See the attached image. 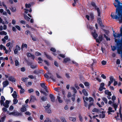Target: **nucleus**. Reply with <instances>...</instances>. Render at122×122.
Returning <instances> with one entry per match:
<instances>
[{
	"instance_id": "obj_1",
	"label": "nucleus",
	"mask_w": 122,
	"mask_h": 122,
	"mask_svg": "<svg viewBox=\"0 0 122 122\" xmlns=\"http://www.w3.org/2000/svg\"><path fill=\"white\" fill-rule=\"evenodd\" d=\"M115 3H114L115 7L116 8L115 15H117L122 10V3L118 1V0H115Z\"/></svg>"
},
{
	"instance_id": "obj_2",
	"label": "nucleus",
	"mask_w": 122,
	"mask_h": 122,
	"mask_svg": "<svg viewBox=\"0 0 122 122\" xmlns=\"http://www.w3.org/2000/svg\"><path fill=\"white\" fill-rule=\"evenodd\" d=\"M110 16L113 19H118L120 18L121 20L122 21V10L117 15H115L114 12H112Z\"/></svg>"
},
{
	"instance_id": "obj_3",
	"label": "nucleus",
	"mask_w": 122,
	"mask_h": 122,
	"mask_svg": "<svg viewBox=\"0 0 122 122\" xmlns=\"http://www.w3.org/2000/svg\"><path fill=\"white\" fill-rule=\"evenodd\" d=\"M110 16L113 19H118L120 18L121 20L122 21V10L117 15H115L114 12H112Z\"/></svg>"
},
{
	"instance_id": "obj_4",
	"label": "nucleus",
	"mask_w": 122,
	"mask_h": 122,
	"mask_svg": "<svg viewBox=\"0 0 122 122\" xmlns=\"http://www.w3.org/2000/svg\"><path fill=\"white\" fill-rule=\"evenodd\" d=\"M91 4L93 7L95 8V10H97L98 16L101 17V12L99 8L97 7L95 3L94 2L92 1L91 3Z\"/></svg>"
},
{
	"instance_id": "obj_5",
	"label": "nucleus",
	"mask_w": 122,
	"mask_h": 122,
	"mask_svg": "<svg viewBox=\"0 0 122 122\" xmlns=\"http://www.w3.org/2000/svg\"><path fill=\"white\" fill-rule=\"evenodd\" d=\"M120 34H117L115 33V34H113V36L115 38L119 37L121 36L122 37V28L120 30Z\"/></svg>"
},
{
	"instance_id": "obj_6",
	"label": "nucleus",
	"mask_w": 122,
	"mask_h": 122,
	"mask_svg": "<svg viewBox=\"0 0 122 122\" xmlns=\"http://www.w3.org/2000/svg\"><path fill=\"white\" fill-rule=\"evenodd\" d=\"M41 86L43 88L45 91L47 92H48L47 90V87L45 85V84L44 83H40Z\"/></svg>"
},
{
	"instance_id": "obj_7",
	"label": "nucleus",
	"mask_w": 122,
	"mask_h": 122,
	"mask_svg": "<svg viewBox=\"0 0 122 122\" xmlns=\"http://www.w3.org/2000/svg\"><path fill=\"white\" fill-rule=\"evenodd\" d=\"M97 22L100 25L101 27H104V26L103 25L102 23V21L100 18H98L97 19Z\"/></svg>"
},
{
	"instance_id": "obj_8",
	"label": "nucleus",
	"mask_w": 122,
	"mask_h": 122,
	"mask_svg": "<svg viewBox=\"0 0 122 122\" xmlns=\"http://www.w3.org/2000/svg\"><path fill=\"white\" fill-rule=\"evenodd\" d=\"M92 60L93 62L92 64L90 65V66L92 70L93 71L94 70V69L93 68V65L94 64H96L97 63V61L95 59H92Z\"/></svg>"
},
{
	"instance_id": "obj_9",
	"label": "nucleus",
	"mask_w": 122,
	"mask_h": 122,
	"mask_svg": "<svg viewBox=\"0 0 122 122\" xmlns=\"http://www.w3.org/2000/svg\"><path fill=\"white\" fill-rule=\"evenodd\" d=\"M5 103H4V102L3 105L5 107L8 108L9 107V104L10 103L9 102L8 100H6V101Z\"/></svg>"
},
{
	"instance_id": "obj_10",
	"label": "nucleus",
	"mask_w": 122,
	"mask_h": 122,
	"mask_svg": "<svg viewBox=\"0 0 122 122\" xmlns=\"http://www.w3.org/2000/svg\"><path fill=\"white\" fill-rule=\"evenodd\" d=\"M71 61L70 59L69 58H66L64 59L63 62L65 63H66L67 62H68L69 63H71Z\"/></svg>"
},
{
	"instance_id": "obj_11",
	"label": "nucleus",
	"mask_w": 122,
	"mask_h": 122,
	"mask_svg": "<svg viewBox=\"0 0 122 122\" xmlns=\"http://www.w3.org/2000/svg\"><path fill=\"white\" fill-rule=\"evenodd\" d=\"M49 97L52 102H54L55 101V98L53 95L50 94L49 95Z\"/></svg>"
},
{
	"instance_id": "obj_12",
	"label": "nucleus",
	"mask_w": 122,
	"mask_h": 122,
	"mask_svg": "<svg viewBox=\"0 0 122 122\" xmlns=\"http://www.w3.org/2000/svg\"><path fill=\"white\" fill-rule=\"evenodd\" d=\"M1 100H0V103L1 105H2L4 102L5 100V98L3 96H1Z\"/></svg>"
},
{
	"instance_id": "obj_13",
	"label": "nucleus",
	"mask_w": 122,
	"mask_h": 122,
	"mask_svg": "<svg viewBox=\"0 0 122 122\" xmlns=\"http://www.w3.org/2000/svg\"><path fill=\"white\" fill-rule=\"evenodd\" d=\"M92 35L95 39H96L98 36V35L96 33L95 30H94V32L92 33Z\"/></svg>"
},
{
	"instance_id": "obj_14",
	"label": "nucleus",
	"mask_w": 122,
	"mask_h": 122,
	"mask_svg": "<svg viewBox=\"0 0 122 122\" xmlns=\"http://www.w3.org/2000/svg\"><path fill=\"white\" fill-rule=\"evenodd\" d=\"M9 84V82L7 81H4L3 83V87H5L6 86H7Z\"/></svg>"
},
{
	"instance_id": "obj_15",
	"label": "nucleus",
	"mask_w": 122,
	"mask_h": 122,
	"mask_svg": "<svg viewBox=\"0 0 122 122\" xmlns=\"http://www.w3.org/2000/svg\"><path fill=\"white\" fill-rule=\"evenodd\" d=\"M27 48V46L26 44H24L23 43L21 47V49L22 50H23V48H25V49H26Z\"/></svg>"
},
{
	"instance_id": "obj_16",
	"label": "nucleus",
	"mask_w": 122,
	"mask_h": 122,
	"mask_svg": "<svg viewBox=\"0 0 122 122\" xmlns=\"http://www.w3.org/2000/svg\"><path fill=\"white\" fill-rule=\"evenodd\" d=\"M8 80L9 81H11L13 82L15 81V79L14 78L12 77V76L9 77L8 78Z\"/></svg>"
},
{
	"instance_id": "obj_17",
	"label": "nucleus",
	"mask_w": 122,
	"mask_h": 122,
	"mask_svg": "<svg viewBox=\"0 0 122 122\" xmlns=\"http://www.w3.org/2000/svg\"><path fill=\"white\" fill-rule=\"evenodd\" d=\"M89 15L91 18V20H93L94 18L95 15L92 12Z\"/></svg>"
},
{
	"instance_id": "obj_18",
	"label": "nucleus",
	"mask_w": 122,
	"mask_h": 122,
	"mask_svg": "<svg viewBox=\"0 0 122 122\" xmlns=\"http://www.w3.org/2000/svg\"><path fill=\"white\" fill-rule=\"evenodd\" d=\"M105 94L108 95L109 96H111L112 95V93L111 92H109L108 90H106L105 91Z\"/></svg>"
},
{
	"instance_id": "obj_19",
	"label": "nucleus",
	"mask_w": 122,
	"mask_h": 122,
	"mask_svg": "<svg viewBox=\"0 0 122 122\" xmlns=\"http://www.w3.org/2000/svg\"><path fill=\"white\" fill-rule=\"evenodd\" d=\"M44 54L48 59L50 60H52V58L51 56L47 54L45 52H44Z\"/></svg>"
},
{
	"instance_id": "obj_20",
	"label": "nucleus",
	"mask_w": 122,
	"mask_h": 122,
	"mask_svg": "<svg viewBox=\"0 0 122 122\" xmlns=\"http://www.w3.org/2000/svg\"><path fill=\"white\" fill-rule=\"evenodd\" d=\"M69 120L73 122L75 121L76 120V117H69Z\"/></svg>"
},
{
	"instance_id": "obj_21",
	"label": "nucleus",
	"mask_w": 122,
	"mask_h": 122,
	"mask_svg": "<svg viewBox=\"0 0 122 122\" xmlns=\"http://www.w3.org/2000/svg\"><path fill=\"white\" fill-rule=\"evenodd\" d=\"M12 96L13 98L14 99L16 98L17 97V95L16 94V92L15 91L12 94Z\"/></svg>"
},
{
	"instance_id": "obj_22",
	"label": "nucleus",
	"mask_w": 122,
	"mask_h": 122,
	"mask_svg": "<svg viewBox=\"0 0 122 122\" xmlns=\"http://www.w3.org/2000/svg\"><path fill=\"white\" fill-rule=\"evenodd\" d=\"M82 92L85 96H88V94L87 92L86 91L85 89H83L82 91Z\"/></svg>"
},
{
	"instance_id": "obj_23",
	"label": "nucleus",
	"mask_w": 122,
	"mask_h": 122,
	"mask_svg": "<svg viewBox=\"0 0 122 122\" xmlns=\"http://www.w3.org/2000/svg\"><path fill=\"white\" fill-rule=\"evenodd\" d=\"M24 18L27 21H29L30 18L25 15H24Z\"/></svg>"
},
{
	"instance_id": "obj_24",
	"label": "nucleus",
	"mask_w": 122,
	"mask_h": 122,
	"mask_svg": "<svg viewBox=\"0 0 122 122\" xmlns=\"http://www.w3.org/2000/svg\"><path fill=\"white\" fill-rule=\"evenodd\" d=\"M45 111L48 114L51 113L52 112L51 111L50 109H45Z\"/></svg>"
},
{
	"instance_id": "obj_25",
	"label": "nucleus",
	"mask_w": 122,
	"mask_h": 122,
	"mask_svg": "<svg viewBox=\"0 0 122 122\" xmlns=\"http://www.w3.org/2000/svg\"><path fill=\"white\" fill-rule=\"evenodd\" d=\"M27 109L25 106L22 107L20 109V111L22 112H24L26 111Z\"/></svg>"
},
{
	"instance_id": "obj_26",
	"label": "nucleus",
	"mask_w": 122,
	"mask_h": 122,
	"mask_svg": "<svg viewBox=\"0 0 122 122\" xmlns=\"http://www.w3.org/2000/svg\"><path fill=\"white\" fill-rule=\"evenodd\" d=\"M121 107H120V108L119 109V113L120 117L121 119V120L122 121V114L121 112Z\"/></svg>"
},
{
	"instance_id": "obj_27",
	"label": "nucleus",
	"mask_w": 122,
	"mask_h": 122,
	"mask_svg": "<svg viewBox=\"0 0 122 122\" xmlns=\"http://www.w3.org/2000/svg\"><path fill=\"white\" fill-rule=\"evenodd\" d=\"M32 100L33 101L36 100V99L34 96H30V101H31Z\"/></svg>"
},
{
	"instance_id": "obj_28",
	"label": "nucleus",
	"mask_w": 122,
	"mask_h": 122,
	"mask_svg": "<svg viewBox=\"0 0 122 122\" xmlns=\"http://www.w3.org/2000/svg\"><path fill=\"white\" fill-rule=\"evenodd\" d=\"M98 38L99 41H101L103 40V36L102 35H101L99 36L98 37Z\"/></svg>"
},
{
	"instance_id": "obj_29",
	"label": "nucleus",
	"mask_w": 122,
	"mask_h": 122,
	"mask_svg": "<svg viewBox=\"0 0 122 122\" xmlns=\"http://www.w3.org/2000/svg\"><path fill=\"white\" fill-rule=\"evenodd\" d=\"M57 99L58 102L59 103H61L63 101L61 99V97L60 96H57Z\"/></svg>"
},
{
	"instance_id": "obj_30",
	"label": "nucleus",
	"mask_w": 122,
	"mask_h": 122,
	"mask_svg": "<svg viewBox=\"0 0 122 122\" xmlns=\"http://www.w3.org/2000/svg\"><path fill=\"white\" fill-rule=\"evenodd\" d=\"M51 120L50 119V118H46V120H45L44 121V122H51Z\"/></svg>"
},
{
	"instance_id": "obj_31",
	"label": "nucleus",
	"mask_w": 122,
	"mask_h": 122,
	"mask_svg": "<svg viewBox=\"0 0 122 122\" xmlns=\"http://www.w3.org/2000/svg\"><path fill=\"white\" fill-rule=\"evenodd\" d=\"M6 117V116L5 115H4L3 117H1L0 119L1 122H4Z\"/></svg>"
},
{
	"instance_id": "obj_32",
	"label": "nucleus",
	"mask_w": 122,
	"mask_h": 122,
	"mask_svg": "<svg viewBox=\"0 0 122 122\" xmlns=\"http://www.w3.org/2000/svg\"><path fill=\"white\" fill-rule=\"evenodd\" d=\"M112 108L111 107H109L108 108V111L107 112L108 114H111L110 113L111 112V111H112Z\"/></svg>"
},
{
	"instance_id": "obj_33",
	"label": "nucleus",
	"mask_w": 122,
	"mask_h": 122,
	"mask_svg": "<svg viewBox=\"0 0 122 122\" xmlns=\"http://www.w3.org/2000/svg\"><path fill=\"white\" fill-rule=\"evenodd\" d=\"M7 34V33L4 31H2L0 32V35H6Z\"/></svg>"
},
{
	"instance_id": "obj_34",
	"label": "nucleus",
	"mask_w": 122,
	"mask_h": 122,
	"mask_svg": "<svg viewBox=\"0 0 122 122\" xmlns=\"http://www.w3.org/2000/svg\"><path fill=\"white\" fill-rule=\"evenodd\" d=\"M41 99L42 101H46L47 98L46 97L43 96L41 97Z\"/></svg>"
},
{
	"instance_id": "obj_35",
	"label": "nucleus",
	"mask_w": 122,
	"mask_h": 122,
	"mask_svg": "<svg viewBox=\"0 0 122 122\" xmlns=\"http://www.w3.org/2000/svg\"><path fill=\"white\" fill-rule=\"evenodd\" d=\"M15 112V116H18L19 115H21V113H19L18 112Z\"/></svg>"
},
{
	"instance_id": "obj_36",
	"label": "nucleus",
	"mask_w": 122,
	"mask_h": 122,
	"mask_svg": "<svg viewBox=\"0 0 122 122\" xmlns=\"http://www.w3.org/2000/svg\"><path fill=\"white\" fill-rule=\"evenodd\" d=\"M18 100L16 98L14 99L13 100V104H16L18 102Z\"/></svg>"
},
{
	"instance_id": "obj_37",
	"label": "nucleus",
	"mask_w": 122,
	"mask_h": 122,
	"mask_svg": "<svg viewBox=\"0 0 122 122\" xmlns=\"http://www.w3.org/2000/svg\"><path fill=\"white\" fill-rule=\"evenodd\" d=\"M28 79V77L22 78H21V80L23 82H25Z\"/></svg>"
},
{
	"instance_id": "obj_38",
	"label": "nucleus",
	"mask_w": 122,
	"mask_h": 122,
	"mask_svg": "<svg viewBox=\"0 0 122 122\" xmlns=\"http://www.w3.org/2000/svg\"><path fill=\"white\" fill-rule=\"evenodd\" d=\"M51 107V105L50 104H47V105L45 107V109H49V108Z\"/></svg>"
},
{
	"instance_id": "obj_39",
	"label": "nucleus",
	"mask_w": 122,
	"mask_h": 122,
	"mask_svg": "<svg viewBox=\"0 0 122 122\" xmlns=\"http://www.w3.org/2000/svg\"><path fill=\"white\" fill-rule=\"evenodd\" d=\"M71 63L72 62L73 64H75V65H76V66H78V64L74 61H71Z\"/></svg>"
},
{
	"instance_id": "obj_40",
	"label": "nucleus",
	"mask_w": 122,
	"mask_h": 122,
	"mask_svg": "<svg viewBox=\"0 0 122 122\" xmlns=\"http://www.w3.org/2000/svg\"><path fill=\"white\" fill-rule=\"evenodd\" d=\"M102 100L104 101L106 104L107 103V99L105 97H103L102 98Z\"/></svg>"
},
{
	"instance_id": "obj_41",
	"label": "nucleus",
	"mask_w": 122,
	"mask_h": 122,
	"mask_svg": "<svg viewBox=\"0 0 122 122\" xmlns=\"http://www.w3.org/2000/svg\"><path fill=\"white\" fill-rule=\"evenodd\" d=\"M15 65L16 66H17L19 65V62L17 60H16L15 61Z\"/></svg>"
},
{
	"instance_id": "obj_42",
	"label": "nucleus",
	"mask_w": 122,
	"mask_h": 122,
	"mask_svg": "<svg viewBox=\"0 0 122 122\" xmlns=\"http://www.w3.org/2000/svg\"><path fill=\"white\" fill-rule=\"evenodd\" d=\"M93 102H91V103L89 104L88 107V109L89 110L90 109V107L93 105Z\"/></svg>"
},
{
	"instance_id": "obj_43",
	"label": "nucleus",
	"mask_w": 122,
	"mask_h": 122,
	"mask_svg": "<svg viewBox=\"0 0 122 122\" xmlns=\"http://www.w3.org/2000/svg\"><path fill=\"white\" fill-rule=\"evenodd\" d=\"M61 119L62 122H67L65 118L63 117H61Z\"/></svg>"
},
{
	"instance_id": "obj_44",
	"label": "nucleus",
	"mask_w": 122,
	"mask_h": 122,
	"mask_svg": "<svg viewBox=\"0 0 122 122\" xmlns=\"http://www.w3.org/2000/svg\"><path fill=\"white\" fill-rule=\"evenodd\" d=\"M31 5L30 4H25V6L26 8H30L31 7Z\"/></svg>"
},
{
	"instance_id": "obj_45",
	"label": "nucleus",
	"mask_w": 122,
	"mask_h": 122,
	"mask_svg": "<svg viewBox=\"0 0 122 122\" xmlns=\"http://www.w3.org/2000/svg\"><path fill=\"white\" fill-rule=\"evenodd\" d=\"M28 77L30 78L31 79H36V77H34L32 75H29L28 76Z\"/></svg>"
},
{
	"instance_id": "obj_46",
	"label": "nucleus",
	"mask_w": 122,
	"mask_h": 122,
	"mask_svg": "<svg viewBox=\"0 0 122 122\" xmlns=\"http://www.w3.org/2000/svg\"><path fill=\"white\" fill-rule=\"evenodd\" d=\"M37 66L36 65H31V66H30V68L32 69H34L36 68H37Z\"/></svg>"
},
{
	"instance_id": "obj_47",
	"label": "nucleus",
	"mask_w": 122,
	"mask_h": 122,
	"mask_svg": "<svg viewBox=\"0 0 122 122\" xmlns=\"http://www.w3.org/2000/svg\"><path fill=\"white\" fill-rule=\"evenodd\" d=\"M25 34L27 35H28V34H30V36H31V33L28 30H27L25 31Z\"/></svg>"
},
{
	"instance_id": "obj_48",
	"label": "nucleus",
	"mask_w": 122,
	"mask_h": 122,
	"mask_svg": "<svg viewBox=\"0 0 122 122\" xmlns=\"http://www.w3.org/2000/svg\"><path fill=\"white\" fill-rule=\"evenodd\" d=\"M15 48V49H17V50L18 51H20V47L17 45H16Z\"/></svg>"
},
{
	"instance_id": "obj_49",
	"label": "nucleus",
	"mask_w": 122,
	"mask_h": 122,
	"mask_svg": "<svg viewBox=\"0 0 122 122\" xmlns=\"http://www.w3.org/2000/svg\"><path fill=\"white\" fill-rule=\"evenodd\" d=\"M51 51H52L53 52H55L56 51V49L54 48L51 47L50 50Z\"/></svg>"
},
{
	"instance_id": "obj_50",
	"label": "nucleus",
	"mask_w": 122,
	"mask_h": 122,
	"mask_svg": "<svg viewBox=\"0 0 122 122\" xmlns=\"http://www.w3.org/2000/svg\"><path fill=\"white\" fill-rule=\"evenodd\" d=\"M98 110L96 108H95L94 109H93L92 111L93 112H98Z\"/></svg>"
},
{
	"instance_id": "obj_51",
	"label": "nucleus",
	"mask_w": 122,
	"mask_h": 122,
	"mask_svg": "<svg viewBox=\"0 0 122 122\" xmlns=\"http://www.w3.org/2000/svg\"><path fill=\"white\" fill-rule=\"evenodd\" d=\"M89 98V102H93V98L91 97H90Z\"/></svg>"
},
{
	"instance_id": "obj_52",
	"label": "nucleus",
	"mask_w": 122,
	"mask_h": 122,
	"mask_svg": "<svg viewBox=\"0 0 122 122\" xmlns=\"http://www.w3.org/2000/svg\"><path fill=\"white\" fill-rule=\"evenodd\" d=\"M49 79H51L53 81H56L55 79L53 78V75L50 76L49 77Z\"/></svg>"
},
{
	"instance_id": "obj_53",
	"label": "nucleus",
	"mask_w": 122,
	"mask_h": 122,
	"mask_svg": "<svg viewBox=\"0 0 122 122\" xmlns=\"http://www.w3.org/2000/svg\"><path fill=\"white\" fill-rule=\"evenodd\" d=\"M27 63L28 65L30 66L33 63L32 62H31L28 61L27 62Z\"/></svg>"
},
{
	"instance_id": "obj_54",
	"label": "nucleus",
	"mask_w": 122,
	"mask_h": 122,
	"mask_svg": "<svg viewBox=\"0 0 122 122\" xmlns=\"http://www.w3.org/2000/svg\"><path fill=\"white\" fill-rule=\"evenodd\" d=\"M35 54L36 56H37L41 55V54L38 51L36 52L35 53Z\"/></svg>"
},
{
	"instance_id": "obj_55",
	"label": "nucleus",
	"mask_w": 122,
	"mask_h": 122,
	"mask_svg": "<svg viewBox=\"0 0 122 122\" xmlns=\"http://www.w3.org/2000/svg\"><path fill=\"white\" fill-rule=\"evenodd\" d=\"M54 64L57 67H58V66L59 64L57 61H55L54 62Z\"/></svg>"
},
{
	"instance_id": "obj_56",
	"label": "nucleus",
	"mask_w": 122,
	"mask_h": 122,
	"mask_svg": "<svg viewBox=\"0 0 122 122\" xmlns=\"http://www.w3.org/2000/svg\"><path fill=\"white\" fill-rule=\"evenodd\" d=\"M110 81L112 82L114 81V79L113 77L112 76H111L110 77Z\"/></svg>"
},
{
	"instance_id": "obj_57",
	"label": "nucleus",
	"mask_w": 122,
	"mask_h": 122,
	"mask_svg": "<svg viewBox=\"0 0 122 122\" xmlns=\"http://www.w3.org/2000/svg\"><path fill=\"white\" fill-rule=\"evenodd\" d=\"M112 100L113 101V102H114V100L116 99V97L115 96H112Z\"/></svg>"
},
{
	"instance_id": "obj_58",
	"label": "nucleus",
	"mask_w": 122,
	"mask_h": 122,
	"mask_svg": "<svg viewBox=\"0 0 122 122\" xmlns=\"http://www.w3.org/2000/svg\"><path fill=\"white\" fill-rule=\"evenodd\" d=\"M32 55V54L29 52H27L26 53V55L28 57H30Z\"/></svg>"
},
{
	"instance_id": "obj_59",
	"label": "nucleus",
	"mask_w": 122,
	"mask_h": 122,
	"mask_svg": "<svg viewBox=\"0 0 122 122\" xmlns=\"http://www.w3.org/2000/svg\"><path fill=\"white\" fill-rule=\"evenodd\" d=\"M79 120L81 122H82L83 121V118L80 114H79Z\"/></svg>"
},
{
	"instance_id": "obj_60",
	"label": "nucleus",
	"mask_w": 122,
	"mask_h": 122,
	"mask_svg": "<svg viewBox=\"0 0 122 122\" xmlns=\"http://www.w3.org/2000/svg\"><path fill=\"white\" fill-rule=\"evenodd\" d=\"M71 99L73 102H74L75 100V95L74 94L72 96Z\"/></svg>"
},
{
	"instance_id": "obj_61",
	"label": "nucleus",
	"mask_w": 122,
	"mask_h": 122,
	"mask_svg": "<svg viewBox=\"0 0 122 122\" xmlns=\"http://www.w3.org/2000/svg\"><path fill=\"white\" fill-rule=\"evenodd\" d=\"M25 92L24 89H23L22 88V89H21L20 91V93L21 94H22L24 93Z\"/></svg>"
},
{
	"instance_id": "obj_62",
	"label": "nucleus",
	"mask_w": 122,
	"mask_h": 122,
	"mask_svg": "<svg viewBox=\"0 0 122 122\" xmlns=\"http://www.w3.org/2000/svg\"><path fill=\"white\" fill-rule=\"evenodd\" d=\"M40 92L41 93L43 94L45 96H46L47 95V94L45 92L42 91H41Z\"/></svg>"
},
{
	"instance_id": "obj_63",
	"label": "nucleus",
	"mask_w": 122,
	"mask_h": 122,
	"mask_svg": "<svg viewBox=\"0 0 122 122\" xmlns=\"http://www.w3.org/2000/svg\"><path fill=\"white\" fill-rule=\"evenodd\" d=\"M15 27L17 29L19 30H20V26L18 25H16L15 26Z\"/></svg>"
},
{
	"instance_id": "obj_64",
	"label": "nucleus",
	"mask_w": 122,
	"mask_h": 122,
	"mask_svg": "<svg viewBox=\"0 0 122 122\" xmlns=\"http://www.w3.org/2000/svg\"><path fill=\"white\" fill-rule=\"evenodd\" d=\"M84 85L86 86H88L89 85V83L86 82H85L84 83Z\"/></svg>"
}]
</instances>
